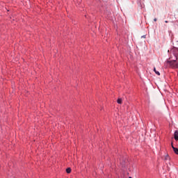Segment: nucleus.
I'll list each match as a JSON object with an SVG mask.
<instances>
[{
  "label": "nucleus",
  "instance_id": "6",
  "mask_svg": "<svg viewBox=\"0 0 178 178\" xmlns=\"http://www.w3.org/2000/svg\"><path fill=\"white\" fill-rule=\"evenodd\" d=\"M170 159V158L169 157V155H166L165 156V161H169Z\"/></svg>",
  "mask_w": 178,
  "mask_h": 178
},
{
  "label": "nucleus",
  "instance_id": "10",
  "mask_svg": "<svg viewBox=\"0 0 178 178\" xmlns=\"http://www.w3.org/2000/svg\"><path fill=\"white\" fill-rule=\"evenodd\" d=\"M129 178H131V177H129Z\"/></svg>",
  "mask_w": 178,
  "mask_h": 178
},
{
  "label": "nucleus",
  "instance_id": "2",
  "mask_svg": "<svg viewBox=\"0 0 178 178\" xmlns=\"http://www.w3.org/2000/svg\"><path fill=\"white\" fill-rule=\"evenodd\" d=\"M172 148L175 152V154H176L177 155H178V148L175 147V146H173V144H172Z\"/></svg>",
  "mask_w": 178,
  "mask_h": 178
},
{
  "label": "nucleus",
  "instance_id": "3",
  "mask_svg": "<svg viewBox=\"0 0 178 178\" xmlns=\"http://www.w3.org/2000/svg\"><path fill=\"white\" fill-rule=\"evenodd\" d=\"M154 72L157 74V76H161V73L159 72L156 71V68H154Z\"/></svg>",
  "mask_w": 178,
  "mask_h": 178
},
{
  "label": "nucleus",
  "instance_id": "9",
  "mask_svg": "<svg viewBox=\"0 0 178 178\" xmlns=\"http://www.w3.org/2000/svg\"><path fill=\"white\" fill-rule=\"evenodd\" d=\"M165 23H168V21H165Z\"/></svg>",
  "mask_w": 178,
  "mask_h": 178
},
{
  "label": "nucleus",
  "instance_id": "7",
  "mask_svg": "<svg viewBox=\"0 0 178 178\" xmlns=\"http://www.w3.org/2000/svg\"><path fill=\"white\" fill-rule=\"evenodd\" d=\"M156 20H157L156 18H154V22H156Z\"/></svg>",
  "mask_w": 178,
  "mask_h": 178
},
{
  "label": "nucleus",
  "instance_id": "1",
  "mask_svg": "<svg viewBox=\"0 0 178 178\" xmlns=\"http://www.w3.org/2000/svg\"><path fill=\"white\" fill-rule=\"evenodd\" d=\"M174 138L176 141H178V131H175Z\"/></svg>",
  "mask_w": 178,
  "mask_h": 178
},
{
  "label": "nucleus",
  "instance_id": "5",
  "mask_svg": "<svg viewBox=\"0 0 178 178\" xmlns=\"http://www.w3.org/2000/svg\"><path fill=\"white\" fill-rule=\"evenodd\" d=\"M122 99H118V100H117V102H118V104H122Z\"/></svg>",
  "mask_w": 178,
  "mask_h": 178
},
{
  "label": "nucleus",
  "instance_id": "8",
  "mask_svg": "<svg viewBox=\"0 0 178 178\" xmlns=\"http://www.w3.org/2000/svg\"><path fill=\"white\" fill-rule=\"evenodd\" d=\"M142 38H145V35H143V36H142Z\"/></svg>",
  "mask_w": 178,
  "mask_h": 178
},
{
  "label": "nucleus",
  "instance_id": "4",
  "mask_svg": "<svg viewBox=\"0 0 178 178\" xmlns=\"http://www.w3.org/2000/svg\"><path fill=\"white\" fill-rule=\"evenodd\" d=\"M66 172H67V173H71V172H72V168H67V169H66Z\"/></svg>",
  "mask_w": 178,
  "mask_h": 178
}]
</instances>
